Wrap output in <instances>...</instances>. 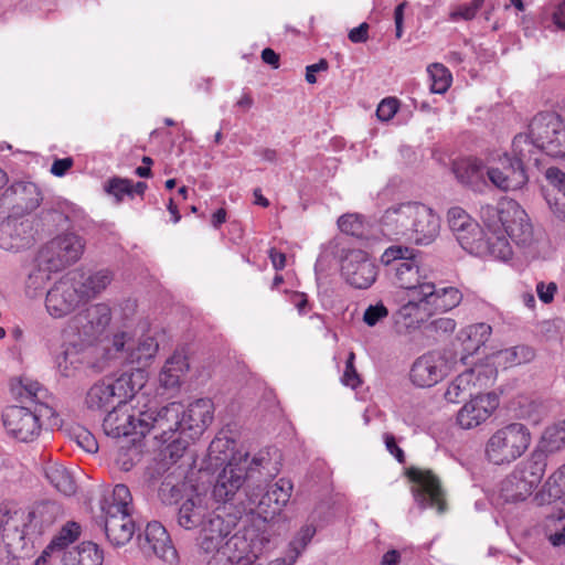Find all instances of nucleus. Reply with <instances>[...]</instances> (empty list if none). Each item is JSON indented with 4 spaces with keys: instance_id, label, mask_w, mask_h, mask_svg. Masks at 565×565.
Wrapping results in <instances>:
<instances>
[{
    "instance_id": "a878e982",
    "label": "nucleus",
    "mask_w": 565,
    "mask_h": 565,
    "mask_svg": "<svg viewBox=\"0 0 565 565\" xmlns=\"http://www.w3.org/2000/svg\"><path fill=\"white\" fill-rule=\"evenodd\" d=\"M445 361L439 353L430 352L419 356L411 369L409 377L418 387H430L445 376Z\"/></svg>"
},
{
    "instance_id": "bb28decb",
    "label": "nucleus",
    "mask_w": 565,
    "mask_h": 565,
    "mask_svg": "<svg viewBox=\"0 0 565 565\" xmlns=\"http://www.w3.org/2000/svg\"><path fill=\"white\" fill-rule=\"evenodd\" d=\"M452 171L461 184L475 191H482L489 183V160L484 163L478 158H463L454 163Z\"/></svg>"
},
{
    "instance_id": "37998d69",
    "label": "nucleus",
    "mask_w": 565,
    "mask_h": 565,
    "mask_svg": "<svg viewBox=\"0 0 565 565\" xmlns=\"http://www.w3.org/2000/svg\"><path fill=\"white\" fill-rule=\"evenodd\" d=\"M189 364L182 354H173L162 367L159 381L167 388L175 387L180 383V377L188 370Z\"/></svg>"
},
{
    "instance_id": "1a4fd4ad",
    "label": "nucleus",
    "mask_w": 565,
    "mask_h": 565,
    "mask_svg": "<svg viewBox=\"0 0 565 565\" xmlns=\"http://www.w3.org/2000/svg\"><path fill=\"white\" fill-rule=\"evenodd\" d=\"M337 257L340 264V275L351 287L367 289L375 282L379 267L365 250L341 247Z\"/></svg>"
},
{
    "instance_id": "5701e85b",
    "label": "nucleus",
    "mask_w": 565,
    "mask_h": 565,
    "mask_svg": "<svg viewBox=\"0 0 565 565\" xmlns=\"http://www.w3.org/2000/svg\"><path fill=\"white\" fill-rule=\"evenodd\" d=\"M430 316L423 295H412L393 315L395 330L399 334H409L418 330Z\"/></svg>"
},
{
    "instance_id": "4d7b16f0",
    "label": "nucleus",
    "mask_w": 565,
    "mask_h": 565,
    "mask_svg": "<svg viewBox=\"0 0 565 565\" xmlns=\"http://www.w3.org/2000/svg\"><path fill=\"white\" fill-rule=\"evenodd\" d=\"M414 252L413 249H409L408 247L403 246H391L385 249L383 255L381 256V262L384 265H390L393 262H402L407 258H413Z\"/></svg>"
},
{
    "instance_id": "69168bd1",
    "label": "nucleus",
    "mask_w": 565,
    "mask_h": 565,
    "mask_svg": "<svg viewBox=\"0 0 565 565\" xmlns=\"http://www.w3.org/2000/svg\"><path fill=\"white\" fill-rule=\"evenodd\" d=\"M384 444L387 449V451L395 457V459L399 463L405 462V454L404 451L397 446L396 439L394 435L390 433H385L383 435Z\"/></svg>"
},
{
    "instance_id": "cd10ccee",
    "label": "nucleus",
    "mask_w": 565,
    "mask_h": 565,
    "mask_svg": "<svg viewBox=\"0 0 565 565\" xmlns=\"http://www.w3.org/2000/svg\"><path fill=\"white\" fill-rule=\"evenodd\" d=\"M420 295H423L431 315L452 310L460 305L463 298L458 288L452 286L437 288L433 282L422 285Z\"/></svg>"
},
{
    "instance_id": "c03bdc74",
    "label": "nucleus",
    "mask_w": 565,
    "mask_h": 565,
    "mask_svg": "<svg viewBox=\"0 0 565 565\" xmlns=\"http://www.w3.org/2000/svg\"><path fill=\"white\" fill-rule=\"evenodd\" d=\"M565 448V419L547 427L540 440L537 452L554 454Z\"/></svg>"
},
{
    "instance_id": "680f3d73",
    "label": "nucleus",
    "mask_w": 565,
    "mask_h": 565,
    "mask_svg": "<svg viewBox=\"0 0 565 565\" xmlns=\"http://www.w3.org/2000/svg\"><path fill=\"white\" fill-rule=\"evenodd\" d=\"M398 110L397 99L385 98L383 99L376 109V116L382 121L391 120Z\"/></svg>"
},
{
    "instance_id": "7c9ffc66",
    "label": "nucleus",
    "mask_w": 565,
    "mask_h": 565,
    "mask_svg": "<svg viewBox=\"0 0 565 565\" xmlns=\"http://www.w3.org/2000/svg\"><path fill=\"white\" fill-rule=\"evenodd\" d=\"M103 516L106 536L114 546H122L131 540L135 533L131 513L121 512Z\"/></svg>"
},
{
    "instance_id": "c85d7f7f",
    "label": "nucleus",
    "mask_w": 565,
    "mask_h": 565,
    "mask_svg": "<svg viewBox=\"0 0 565 565\" xmlns=\"http://www.w3.org/2000/svg\"><path fill=\"white\" fill-rule=\"evenodd\" d=\"M145 540L149 551L162 561L173 564L178 559V553L171 543L170 536L164 526L157 522H149L145 530Z\"/></svg>"
},
{
    "instance_id": "bf43d9fd",
    "label": "nucleus",
    "mask_w": 565,
    "mask_h": 565,
    "mask_svg": "<svg viewBox=\"0 0 565 565\" xmlns=\"http://www.w3.org/2000/svg\"><path fill=\"white\" fill-rule=\"evenodd\" d=\"M77 445L88 454L98 451V443L95 436L87 429L79 428L75 434Z\"/></svg>"
},
{
    "instance_id": "f704fd0d",
    "label": "nucleus",
    "mask_w": 565,
    "mask_h": 565,
    "mask_svg": "<svg viewBox=\"0 0 565 565\" xmlns=\"http://www.w3.org/2000/svg\"><path fill=\"white\" fill-rule=\"evenodd\" d=\"M104 551L92 541H84L61 557L63 565H103Z\"/></svg>"
},
{
    "instance_id": "9d476101",
    "label": "nucleus",
    "mask_w": 565,
    "mask_h": 565,
    "mask_svg": "<svg viewBox=\"0 0 565 565\" xmlns=\"http://www.w3.org/2000/svg\"><path fill=\"white\" fill-rule=\"evenodd\" d=\"M43 411L47 407L35 404L33 407L11 405L2 412V424L6 433L22 443L36 439L42 430Z\"/></svg>"
},
{
    "instance_id": "8fccbe9b",
    "label": "nucleus",
    "mask_w": 565,
    "mask_h": 565,
    "mask_svg": "<svg viewBox=\"0 0 565 565\" xmlns=\"http://www.w3.org/2000/svg\"><path fill=\"white\" fill-rule=\"evenodd\" d=\"M294 484L289 479L280 478L267 490L274 501V509L278 512L289 502Z\"/></svg>"
},
{
    "instance_id": "a211bd4d",
    "label": "nucleus",
    "mask_w": 565,
    "mask_h": 565,
    "mask_svg": "<svg viewBox=\"0 0 565 565\" xmlns=\"http://www.w3.org/2000/svg\"><path fill=\"white\" fill-rule=\"evenodd\" d=\"M494 371L491 367L478 365L466 370L456 376L447 386L444 397L449 403H459L475 396L489 386Z\"/></svg>"
},
{
    "instance_id": "6e6d98bb",
    "label": "nucleus",
    "mask_w": 565,
    "mask_h": 565,
    "mask_svg": "<svg viewBox=\"0 0 565 565\" xmlns=\"http://www.w3.org/2000/svg\"><path fill=\"white\" fill-rule=\"evenodd\" d=\"M388 313V309L383 302L370 305L363 313V321L366 326L374 327L386 319Z\"/></svg>"
},
{
    "instance_id": "c756f323",
    "label": "nucleus",
    "mask_w": 565,
    "mask_h": 565,
    "mask_svg": "<svg viewBox=\"0 0 565 565\" xmlns=\"http://www.w3.org/2000/svg\"><path fill=\"white\" fill-rule=\"evenodd\" d=\"M64 343L61 351L54 355V364L58 372L64 376H70L72 372L79 364V353L84 345L87 343L82 342L74 333H71L68 338L65 335V328L63 329Z\"/></svg>"
},
{
    "instance_id": "39448f33",
    "label": "nucleus",
    "mask_w": 565,
    "mask_h": 565,
    "mask_svg": "<svg viewBox=\"0 0 565 565\" xmlns=\"http://www.w3.org/2000/svg\"><path fill=\"white\" fill-rule=\"evenodd\" d=\"M531 433L522 423H510L494 430L484 444V457L495 466L510 465L531 445Z\"/></svg>"
},
{
    "instance_id": "412c9836",
    "label": "nucleus",
    "mask_w": 565,
    "mask_h": 565,
    "mask_svg": "<svg viewBox=\"0 0 565 565\" xmlns=\"http://www.w3.org/2000/svg\"><path fill=\"white\" fill-rule=\"evenodd\" d=\"M499 406L494 393L478 392L457 413V424L462 429H473L486 423Z\"/></svg>"
},
{
    "instance_id": "6e6552de",
    "label": "nucleus",
    "mask_w": 565,
    "mask_h": 565,
    "mask_svg": "<svg viewBox=\"0 0 565 565\" xmlns=\"http://www.w3.org/2000/svg\"><path fill=\"white\" fill-rule=\"evenodd\" d=\"M142 387L135 383L131 375L122 374L116 380L107 379L94 384L86 394V406L93 412H103L120 402L131 399Z\"/></svg>"
},
{
    "instance_id": "4be33fe9",
    "label": "nucleus",
    "mask_w": 565,
    "mask_h": 565,
    "mask_svg": "<svg viewBox=\"0 0 565 565\" xmlns=\"http://www.w3.org/2000/svg\"><path fill=\"white\" fill-rule=\"evenodd\" d=\"M418 202H405L390 206L381 220L382 232L392 239L406 241Z\"/></svg>"
},
{
    "instance_id": "f3484780",
    "label": "nucleus",
    "mask_w": 565,
    "mask_h": 565,
    "mask_svg": "<svg viewBox=\"0 0 565 565\" xmlns=\"http://www.w3.org/2000/svg\"><path fill=\"white\" fill-rule=\"evenodd\" d=\"M83 252L82 238L71 233L53 238L40 249L39 254L41 264H45L50 269L61 270L77 262Z\"/></svg>"
},
{
    "instance_id": "2eb2a0df",
    "label": "nucleus",
    "mask_w": 565,
    "mask_h": 565,
    "mask_svg": "<svg viewBox=\"0 0 565 565\" xmlns=\"http://www.w3.org/2000/svg\"><path fill=\"white\" fill-rule=\"evenodd\" d=\"M406 476L416 486L412 493L416 503L422 508H435L438 513L446 511V494L439 478L431 471L411 467Z\"/></svg>"
},
{
    "instance_id": "f8f14e48",
    "label": "nucleus",
    "mask_w": 565,
    "mask_h": 565,
    "mask_svg": "<svg viewBox=\"0 0 565 565\" xmlns=\"http://www.w3.org/2000/svg\"><path fill=\"white\" fill-rule=\"evenodd\" d=\"M129 401L118 403L106 415L103 428L107 436L114 438L132 434L145 436L150 431L151 415L148 412L136 411Z\"/></svg>"
},
{
    "instance_id": "ea45409f",
    "label": "nucleus",
    "mask_w": 565,
    "mask_h": 565,
    "mask_svg": "<svg viewBox=\"0 0 565 565\" xmlns=\"http://www.w3.org/2000/svg\"><path fill=\"white\" fill-rule=\"evenodd\" d=\"M72 276H76L77 287L79 288L83 299L100 294L113 280L111 273L106 269L89 275L73 271Z\"/></svg>"
},
{
    "instance_id": "603ef678",
    "label": "nucleus",
    "mask_w": 565,
    "mask_h": 565,
    "mask_svg": "<svg viewBox=\"0 0 565 565\" xmlns=\"http://www.w3.org/2000/svg\"><path fill=\"white\" fill-rule=\"evenodd\" d=\"M185 482H174L172 478H166L159 489V498L164 504H174L183 497Z\"/></svg>"
},
{
    "instance_id": "f03ea898",
    "label": "nucleus",
    "mask_w": 565,
    "mask_h": 565,
    "mask_svg": "<svg viewBox=\"0 0 565 565\" xmlns=\"http://www.w3.org/2000/svg\"><path fill=\"white\" fill-rule=\"evenodd\" d=\"M53 504L39 503L34 509L26 510L14 502L0 504V543L7 552L17 558L33 555L41 544L43 523H50L44 514L52 511Z\"/></svg>"
},
{
    "instance_id": "49530a36",
    "label": "nucleus",
    "mask_w": 565,
    "mask_h": 565,
    "mask_svg": "<svg viewBox=\"0 0 565 565\" xmlns=\"http://www.w3.org/2000/svg\"><path fill=\"white\" fill-rule=\"evenodd\" d=\"M82 534V526L74 521H67L50 541V550H55L61 556L75 543Z\"/></svg>"
},
{
    "instance_id": "7ed1b4c3",
    "label": "nucleus",
    "mask_w": 565,
    "mask_h": 565,
    "mask_svg": "<svg viewBox=\"0 0 565 565\" xmlns=\"http://www.w3.org/2000/svg\"><path fill=\"white\" fill-rule=\"evenodd\" d=\"M159 344L151 334L132 335L127 331H118L103 347L104 359L114 366L136 365L132 376L135 383L145 384L143 367L149 365L157 355Z\"/></svg>"
},
{
    "instance_id": "ddd939ff",
    "label": "nucleus",
    "mask_w": 565,
    "mask_h": 565,
    "mask_svg": "<svg viewBox=\"0 0 565 565\" xmlns=\"http://www.w3.org/2000/svg\"><path fill=\"white\" fill-rule=\"evenodd\" d=\"M111 311L106 303H95L74 316L65 327V335L74 333L82 342L93 344L106 331Z\"/></svg>"
},
{
    "instance_id": "473e14b6",
    "label": "nucleus",
    "mask_w": 565,
    "mask_h": 565,
    "mask_svg": "<svg viewBox=\"0 0 565 565\" xmlns=\"http://www.w3.org/2000/svg\"><path fill=\"white\" fill-rule=\"evenodd\" d=\"M246 497L247 503L244 509L242 510L236 507L241 511V515L244 511L252 516H256L257 521L265 525L269 519H273L277 513H279L274 509V501L268 491L263 492L260 487L249 489Z\"/></svg>"
},
{
    "instance_id": "4468645a",
    "label": "nucleus",
    "mask_w": 565,
    "mask_h": 565,
    "mask_svg": "<svg viewBox=\"0 0 565 565\" xmlns=\"http://www.w3.org/2000/svg\"><path fill=\"white\" fill-rule=\"evenodd\" d=\"M447 222L450 231L460 246L470 254H484L483 231L462 207L454 206L448 210Z\"/></svg>"
},
{
    "instance_id": "de8ad7c7",
    "label": "nucleus",
    "mask_w": 565,
    "mask_h": 565,
    "mask_svg": "<svg viewBox=\"0 0 565 565\" xmlns=\"http://www.w3.org/2000/svg\"><path fill=\"white\" fill-rule=\"evenodd\" d=\"M13 191L23 210L33 211L40 205L42 198L36 184L32 182H20L13 185Z\"/></svg>"
},
{
    "instance_id": "a18cd8bd",
    "label": "nucleus",
    "mask_w": 565,
    "mask_h": 565,
    "mask_svg": "<svg viewBox=\"0 0 565 565\" xmlns=\"http://www.w3.org/2000/svg\"><path fill=\"white\" fill-rule=\"evenodd\" d=\"M49 482L61 493L71 495L75 493L76 486L72 475L60 463H50L44 469Z\"/></svg>"
},
{
    "instance_id": "9b49d317",
    "label": "nucleus",
    "mask_w": 565,
    "mask_h": 565,
    "mask_svg": "<svg viewBox=\"0 0 565 565\" xmlns=\"http://www.w3.org/2000/svg\"><path fill=\"white\" fill-rule=\"evenodd\" d=\"M529 131L547 156L565 157V122L561 115L551 111L535 115L529 124Z\"/></svg>"
},
{
    "instance_id": "09e8293b",
    "label": "nucleus",
    "mask_w": 565,
    "mask_h": 565,
    "mask_svg": "<svg viewBox=\"0 0 565 565\" xmlns=\"http://www.w3.org/2000/svg\"><path fill=\"white\" fill-rule=\"evenodd\" d=\"M430 78V90L435 94H444L451 85L452 76L449 70L440 63H434L427 67Z\"/></svg>"
},
{
    "instance_id": "58836bf2",
    "label": "nucleus",
    "mask_w": 565,
    "mask_h": 565,
    "mask_svg": "<svg viewBox=\"0 0 565 565\" xmlns=\"http://www.w3.org/2000/svg\"><path fill=\"white\" fill-rule=\"evenodd\" d=\"M540 152H542L541 147L532 138L531 132L527 131L526 134H518L513 138L511 151L508 153L516 164L525 168V164L531 160H534V163L537 164L536 154Z\"/></svg>"
},
{
    "instance_id": "0eeeda50",
    "label": "nucleus",
    "mask_w": 565,
    "mask_h": 565,
    "mask_svg": "<svg viewBox=\"0 0 565 565\" xmlns=\"http://www.w3.org/2000/svg\"><path fill=\"white\" fill-rule=\"evenodd\" d=\"M211 499L207 493H201L193 489V493L185 500L178 512V524L185 530L200 527L198 544L204 553L212 550V512Z\"/></svg>"
},
{
    "instance_id": "2f4dec72",
    "label": "nucleus",
    "mask_w": 565,
    "mask_h": 565,
    "mask_svg": "<svg viewBox=\"0 0 565 565\" xmlns=\"http://www.w3.org/2000/svg\"><path fill=\"white\" fill-rule=\"evenodd\" d=\"M246 497L247 503L244 509L242 510L236 507L241 511V515L244 511L252 516H256L257 521L265 525L269 519H273L277 513H279L274 509V501L268 491L263 492L260 487L249 489Z\"/></svg>"
},
{
    "instance_id": "6ab92c4d",
    "label": "nucleus",
    "mask_w": 565,
    "mask_h": 565,
    "mask_svg": "<svg viewBox=\"0 0 565 565\" xmlns=\"http://www.w3.org/2000/svg\"><path fill=\"white\" fill-rule=\"evenodd\" d=\"M489 183L501 191H515L522 189L529 180L526 169L516 164L508 152L497 159H489Z\"/></svg>"
},
{
    "instance_id": "774afa93",
    "label": "nucleus",
    "mask_w": 565,
    "mask_h": 565,
    "mask_svg": "<svg viewBox=\"0 0 565 565\" xmlns=\"http://www.w3.org/2000/svg\"><path fill=\"white\" fill-rule=\"evenodd\" d=\"M550 484H553L562 494L565 490V463L550 476Z\"/></svg>"
},
{
    "instance_id": "20e7f679",
    "label": "nucleus",
    "mask_w": 565,
    "mask_h": 565,
    "mask_svg": "<svg viewBox=\"0 0 565 565\" xmlns=\"http://www.w3.org/2000/svg\"><path fill=\"white\" fill-rule=\"evenodd\" d=\"M490 212L491 217L498 218L503 232L525 255L536 257L540 254L544 233L533 228L526 212L515 201L502 202Z\"/></svg>"
},
{
    "instance_id": "c9c22d12",
    "label": "nucleus",
    "mask_w": 565,
    "mask_h": 565,
    "mask_svg": "<svg viewBox=\"0 0 565 565\" xmlns=\"http://www.w3.org/2000/svg\"><path fill=\"white\" fill-rule=\"evenodd\" d=\"M394 269L396 284L401 288L409 290L412 295H420L422 285H429L420 274L415 256L396 263Z\"/></svg>"
},
{
    "instance_id": "72a5a7b5",
    "label": "nucleus",
    "mask_w": 565,
    "mask_h": 565,
    "mask_svg": "<svg viewBox=\"0 0 565 565\" xmlns=\"http://www.w3.org/2000/svg\"><path fill=\"white\" fill-rule=\"evenodd\" d=\"M548 182L545 199L553 212L561 218H565V173L557 168H548L545 171Z\"/></svg>"
},
{
    "instance_id": "f257e3e1",
    "label": "nucleus",
    "mask_w": 565,
    "mask_h": 565,
    "mask_svg": "<svg viewBox=\"0 0 565 565\" xmlns=\"http://www.w3.org/2000/svg\"><path fill=\"white\" fill-rule=\"evenodd\" d=\"M214 466L225 465L214 482V501H222V504L214 508V531L221 537L231 534L241 519V511L230 502L236 491L242 487L247 470L267 469L269 465L268 451H259L252 461L248 455L235 449V440L222 430L214 438Z\"/></svg>"
},
{
    "instance_id": "423d86ee",
    "label": "nucleus",
    "mask_w": 565,
    "mask_h": 565,
    "mask_svg": "<svg viewBox=\"0 0 565 565\" xmlns=\"http://www.w3.org/2000/svg\"><path fill=\"white\" fill-rule=\"evenodd\" d=\"M547 467L543 452L533 451L525 460L519 462L502 480L500 495L507 502L526 500L541 483Z\"/></svg>"
},
{
    "instance_id": "dca6fc26",
    "label": "nucleus",
    "mask_w": 565,
    "mask_h": 565,
    "mask_svg": "<svg viewBox=\"0 0 565 565\" xmlns=\"http://www.w3.org/2000/svg\"><path fill=\"white\" fill-rule=\"evenodd\" d=\"M82 300L76 276L68 273L47 290L45 310L52 318L61 319L73 312Z\"/></svg>"
},
{
    "instance_id": "e2e57ef3",
    "label": "nucleus",
    "mask_w": 565,
    "mask_h": 565,
    "mask_svg": "<svg viewBox=\"0 0 565 565\" xmlns=\"http://www.w3.org/2000/svg\"><path fill=\"white\" fill-rule=\"evenodd\" d=\"M483 0H471L470 3L459 7L454 11L450 17L452 20L461 18L463 20H471L476 17L478 10L481 8Z\"/></svg>"
},
{
    "instance_id": "a19ab883",
    "label": "nucleus",
    "mask_w": 565,
    "mask_h": 565,
    "mask_svg": "<svg viewBox=\"0 0 565 565\" xmlns=\"http://www.w3.org/2000/svg\"><path fill=\"white\" fill-rule=\"evenodd\" d=\"M132 511V497L127 486L116 484L113 491L105 495L102 502L103 515L131 513Z\"/></svg>"
},
{
    "instance_id": "4c0bfd02",
    "label": "nucleus",
    "mask_w": 565,
    "mask_h": 565,
    "mask_svg": "<svg viewBox=\"0 0 565 565\" xmlns=\"http://www.w3.org/2000/svg\"><path fill=\"white\" fill-rule=\"evenodd\" d=\"M487 226L489 228V235L484 239V254L489 253L500 260H509L513 255L512 246L508 239L507 233L503 232L502 227L498 224V218H489Z\"/></svg>"
},
{
    "instance_id": "864d4df0",
    "label": "nucleus",
    "mask_w": 565,
    "mask_h": 565,
    "mask_svg": "<svg viewBox=\"0 0 565 565\" xmlns=\"http://www.w3.org/2000/svg\"><path fill=\"white\" fill-rule=\"evenodd\" d=\"M340 231L347 235L362 237L365 233V222L360 214H344L338 220Z\"/></svg>"
},
{
    "instance_id": "5fc2aeb1",
    "label": "nucleus",
    "mask_w": 565,
    "mask_h": 565,
    "mask_svg": "<svg viewBox=\"0 0 565 565\" xmlns=\"http://www.w3.org/2000/svg\"><path fill=\"white\" fill-rule=\"evenodd\" d=\"M13 393L22 399H40L44 393V390L39 382L30 379H21L17 384L12 386Z\"/></svg>"
},
{
    "instance_id": "aec40b11",
    "label": "nucleus",
    "mask_w": 565,
    "mask_h": 565,
    "mask_svg": "<svg viewBox=\"0 0 565 565\" xmlns=\"http://www.w3.org/2000/svg\"><path fill=\"white\" fill-rule=\"evenodd\" d=\"M184 413L183 406L180 403H171L168 406L161 408L157 416H151L150 422V430H157L160 433V436L156 435V438H160L162 443L172 441L171 445L168 446L170 456L173 458L180 457L179 454H175L173 448L178 450H184L185 444L179 439H173L174 434L182 429V415ZM152 415L151 413H149Z\"/></svg>"
},
{
    "instance_id": "13d9d810",
    "label": "nucleus",
    "mask_w": 565,
    "mask_h": 565,
    "mask_svg": "<svg viewBox=\"0 0 565 565\" xmlns=\"http://www.w3.org/2000/svg\"><path fill=\"white\" fill-rule=\"evenodd\" d=\"M354 352H350L345 362V369L342 375V383L351 388H356L361 384L360 375L354 366Z\"/></svg>"
},
{
    "instance_id": "0e129e2a",
    "label": "nucleus",
    "mask_w": 565,
    "mask_h": 565,
    "mask_svg": "<svg viewBox=\"0 0 565 565\" xmlns=\"http://www.w3.org/2000/svg\"><path fill=\"white\" fill-rule=\"evenodd\" d=\"M557 290V285L553 281L545 284L543 281H540L536 285V294L541 301L544 303H550L554 299V295Z\"/></svg>"
},
{
    "instance_id": "e433bc0d",
    "label": "nucleus",
    "mask_w": 565,
    "mask_h": 565,
    "mask_svg": "<svg viewBox=\"0 0 565 565\" xmlns=\"http://www.w3.org/2000/svg\"><path fill=\"white\" fill-rule=\"evenodd\" d=\"M492 333V328L484 323H475L460 330L458 340L461 342L465 354L460 358L466 364L468 355H472L484 345Z\"/></svg>"
},
{
    "instance_id": "3c124183",
    "label": "nucleus",
    "mask_w": 565,
    "mask_h": 565,
    "mask_svg": "<svg viewBox=\"0 0 565 565\" xmlns=\"http://www.w3.org/2000/svg\"><path fill=\"white\" fill-rule=\"evenodd\" d=\"M104 191L115 199L116 203H121L125 196L132 198V181L124 178H111L104 184Z\"/></svg>"
},
{
    "instance_id": "79ce46f5",
    "label": "nucleus",
    "mask_w": 565,
    "mask_h": 565,
    "mask_svg": "<svg viewBox=\"0 0 565 565\" xmlns=\"http://www.w3.org/2000/svg\"><path fill=\"white\" fill-rule=\"evenodd\" d=\"M57 269H50L45 264H41L40 254H38L34 260V267L30 271L25 281V294L29 298L34 299L42 294L46 282L50 279V275Z\"/></svg>"
},
{
    "instance_id": "b1692460",
    "label": "nucleus",
    "mask_w": 565,
    "mask_h": 565,
    "mask_svg": "<svg viewBox=\"0 0 565 565\" xmlns=\"http://www.w3.org/2000/svg\"><path fill=\"white\" fill-rule=\"evenodd\" d=\"M33 241V223L28 217H8L0 225V248L19 252Z\"/></svg>"
},
{
    "instance_id": "338daca9",
    "label": "nucleus",
    "mask_w": 565,
    "mask_h": 565,
    "mask_svg": "<svg viewBox=\"0 0 565 565\" xmlns=\"http://www.w3.org/2000/svg\"><path fill=\"white\" fill-rule=\"evenodd\" d=\"M456 321L451 318H438L431 321L430 327L438 333H451L456 329Z\"/></svg>"
},
{
    "instance_id": "393cba45",
    "label": "nucleus",
    "mask_w": 565,
    "mask_h": 565,
    "mask_svg": "<svg viewBox=\"0 0 565 565\" xmlns=\"http://www.w3.org/2000/svg\"><path fill=\"white\" fill-rule=\"evenodd\" d=\"M439 232L438 215L430 207L418 203L406 241L416 245H429L438 237Z\"/></svg>"
},
{
    "instance_id": "052dcab7",
    "label": "nucleus",
    "mask_w": 565,
    "mask_h": 565,
    "mask_svg": "<svg viewBox=\"0 0 565 565\" xmlns=\"http://www.w3.org/2000/svg\"><path fill=\"white\" fill-rule=\"evenodd\" d=\"M561 498V493L558 489H556L553 484H550V477L545 481L543 488L535 494L534 501L539 505L550 504L556 499Z\"/></svg>"
}]
</instances>
